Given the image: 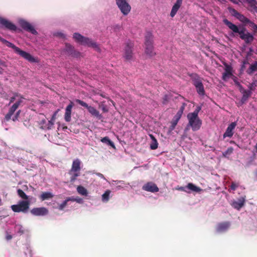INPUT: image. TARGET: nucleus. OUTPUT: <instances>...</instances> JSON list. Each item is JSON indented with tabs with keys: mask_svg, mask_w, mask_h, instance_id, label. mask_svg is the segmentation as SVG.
<instances>
[{
	"mask_svg": "<svg viewBox=\"0 0 257 257\" xmlns=\"http://www.w3.org/2000/svg\"><path fill=\"white\" fill-rule=\"evenodd\" d=\"M6 46L14 49L15 52L30 62H37V59L34 58L30 53L22 50L20 48L15 46L14 44L8 41Z\"/></svg>",
	"mask_w": 257,
	"mask_h": 257,
	"instance_id": "1",
	"label": "nucleus"
},
{
	"mask_svg": "<svg viewBox=\"0 0 257 257\" xmlns=\"http://www.w3.org/2000/svg\"><path fill=\"white\" fill-rule=\"evenodd\" d=\"M145 52L149 57H152L156 55L153 46V36L150 32H148L145 36Z\"/></svg>",
	"mask_w": 257,
	"mask_h": 257,
	"instance_id": "2",
	"label": "nucleus"
},
{
	"mask_svg": "<svg viewBox=\"0 0 257 257\" xmlns=\"http://www.w3.org/2000/svg\"><path fill=\"white\" fill-rule=\"evenodd\" d=\"M30 201L29 200L20 201L17 204L11 206L12 210L15 212L27 213L29 209Z\"/></svg>",
	"mask_w": 257,
	"mask_h": 257,
	"instance_id": "3",
	"label": "nucleus"
},
{
	"mask_svg": "<svg viewBox=\"0 0 257 257\" xmlns=\"http://www.w3.org/2000/svg\"><path fill=\"white\" fill-rule=\"evenodd\" d=\"M188 123L187 126H191L192 131H197L199 130L202 125V120L198 116H188Z\"/></svg>",
	"mask_w": 257,
	"mask_h": 257,
	"instance_id": "4",
	"label": "nucleus"
},
{
	"mask_svg": "<svg viewBox=\"0 0 257 257\" xmlns=\"http://www.w3.org/2000/svg\"><path fill=\"white\" fill-rule=\"evenodd\" d=\"M222 21L223 24L231 30L233 33L238 34L240 38L241 37L244 36L246 34L244 33L245 31V29L244 28L239 30L237 26L233 24L226 19H224Z\"/></svg>",
	"mask_w": 257,
	"mask_h": 257,
	"instance_id": "5",
	"label": "nucleus"
},
{
	"mask_svg": "<svg viewBox=\"0 0 257 257\" xmlns=\"http://www.w3.org/2000/svg\"><path fill=\"white\" fill-rule=\"evenodd\" d=\"M75 102L82 106L87 108L88 112L92 116H95L98 119L102 118L101 114H100L99 112L94 107L88 105L86 102L80 99H77L75 100Z\"/></svg>",
	"mask_w": 257,
	"mask_h": 257,
	"instance_id": "6",
	"label": "nucleus"
},
{
	"mask_svg": "<svg viewBox=\"0 0 257 257\" xmlns=\"http://www.w3.org/2000/svg\"><path fill=\"white\" fill-rule=\"evenodd\" d=\"M134 47V44L132 41L128 40L125 43V47L124 48L123 57L126 60L130 61L133 59V50Z\"/></svg>",
	"mask_w": 257,
	"mask_h": 257,
	"instance_id": "7",
	"label": "nucleus"
},
{
	"mask_svg": "<svg viewBox=\"0 0 257 257\" xmlns=\"http://www.w3.org/2000/svg\"><path fill=\"white\" fill-rule=\"evenodd\" d=\"M25 98L21 95L19 97L18 100L10 108L8 112L5 117V119L7 121H9L11 119L12 116L14 114V112L18 107L21 105V103L23 102V100Z\"/></svg>",
	"mask_w": 257,
	"mask_h": 257,
	"instance_id": "8",
	"label": "nucleus"
},
{
	"mask_svg": "<svg viewBox=\"0 0 257 257\" xmlns=\"http://www.w3.org/2000/svg\"><path fill=\"white\" fill-rule=\"evenodd\" d=\"M116 4L123 15H127L131 10V7L127 0H115Z\"/></svg>",
	"mask_w": 257,
	"mask_h": 257,
	"instance_id": "9",
	"label": "nucleus"
},
{
	"mask_svg": "<svg viewBox=\"0 0 257 257\" xmlns=\"http://www.w3.org/2000/svg\"><path fill=\"white\" fill-rule=\"evenodd\" d=\"M19 24L25 31L34 35H37L38 34L37 31L29 22L24 20H21L19 21Z\"/></svg>",
	"mask_w": 257,
	"mask_h": 257,
	"instance_id": "10",
	"label": "nucleus"
},
{
	"mask_svg": "<svg viewBox=\"0 0 257 257\" xmlns=\"http://www.w3.org/2000/svg\"><path fill=\"white\" fill-rule=\"evenodd\" d=\"M0 24L10 31H16L17 30V27L15 25L2 17H0Z\"/></svg>",
	"mask_w": 257,
	"mask_h": 257,
	"instance_id": "11",
	"label": "nucleus"
},
{
	"mask_svg": "<svg viewBox=\"0 0 257 257\" xmlns=\"http://www.w3.org/2000/svg\"><path fill=\"white\" fill-rule=\"evenodd\" d=\"M237 125V123L235 121L232 122L231 123H230L225 133L223 135V139H225V138H231L233 134H234V130Z\"/></svg>",
	"mask_w": 257,
	"mask_h": 257,
	"instance_id": "12",
	"label": "nucleus"
},
{
	"mask_svg": "<svg viewBox=\"0 0 257 257\" xmlns=\"http://www.w3.org/2000/svg\"><path fill=\"white\" fill-rule=\"evenodd\" d=\"M65 50L69 55L72 57L78 58L80 56V53L75 50L74 47L69 44H66Z\"/></svg>",
	"mask_w": 257,
	"mask_h": 257,
	"instance_id": "13",
	"label": "nucleus"
},
{
	"mask_svg": "<svg viewBox=\"0 0 257 257\" xmlns=\"http://www.w3.org/2000/svg\"><path fill=\"white\" fill-rule=\"evenodd\" d=\"M31 213L35 216H44L48 213V210L44 207L34 208Z\"/></svg>",
	"mask_w": 257,
	"mask_h": 257,
	"instance_id": "14",
	"label": "nucleus"
},
{
	"mask_svg": "<svg viewBox=\"0 0 257 257\" xmlns=\"http://www.w3.org/2000/svg\"><path fill=\"white\" fill-rule=\"evenodd\" d=\"M142 189L145 191L153 193H155L159 191L158 187L155 183L153 182H148L146 183L143 186Z\"/></svg>",
	"mask_w": 257,
	"mask_h": 257,
	"instance_id": "15",
	"label": "nucleus"
},
{
	"mask_svg": "<svg viewBox=\"0 0 257 257\" xmlns=\"http://www.w3.org/2000/svg\"><path fill=\"white\" fill-rule=\"evenodd\" d=\"M81 44L92 47L97 51L99 50L97 44L95 42L92 41L90 39L87 37H83Z\"/></svg>",
	"mask_w": 257,
	"mask_h": 257,
	"instance_id": "16",
	"label": "nucleus"
},
{
	"mask_svg": "<svg viewBox=\"0 0 257 257\" xmlns=\"http://www.w3.org/2000/svg\"><path fill=\"white\" fill-rule=\"evenodd\" d=\"M81 161L79 159H76L73 161L71 169L69 171V174H72L73 172H80Z\"/></svg>",
	"mask_w": 257,
	"mask_h": 257,
	"instance_id": "17",
	"label": "nucleus"
},
{
	"mask_svg": "<svg viewBox=\"0 0 257 257\" xmlns=\"http://www.w3.org/2000/svg\"><path fill=\"white\" fill-rule=\"evenodd\" d=\"M229 222L226 221L219 223L216 226V231L218 232H221L226 231L230 227Z\"/></svg>",
	"mask_w": 257,
	"mask_h": 257,
	"instance_id": "18",
	"label": "nucleus"
},
{
	"mask_svg": "<svg viewBox=\"0 0 257 257\" xmlns=\"http://www.w3.org/2000/svg\"><path fill=\"white\" fill-rule=\"evenodd\" d=\"M73 105V102L70 101V103L67 106L66 108L64 118L65 121L67 122H69L71 120V111Z\"/></svg>",
	"mask_w": 257,
	"mask_h": 257,
	"instance_id": "19",
	"label": "nucleus"
},
{
	"mask_svg": "<svg viewBox=\"0 0 257 257\" xmlns=\"http://www.w3.org/2000/svg\"><path fill=\"white\" fill-rule=\"evenodd\" d=\"M224 65L225 66V71L222 74V79L223 80H226L227 78L232 75V68L230 65L227 63H224Z\"/></svg>",
	"mask_w": 257,
	"mask_h": 257,
	"instance_id": "20",
	"label": "nucleus"
},
{
	"mask_svg": "<svg viewBox=\"0 0 257 257\" xmlns=\"http://www.w3.org/2000/svg\"><path fill=\"white\" fill-rule=\"evenodd\" d=\"M182 1L183 0H177L176 2L173 6L170 13V16L172 18H173L176 14L177 11H178V10L179 9L182 5Z\"/></svg>",
	"mask_w": 257,
	"mask_h": 257,
	"instance_id": "21",
	"label": "nucleus"
},
{
	"mask_svg": "<svg viewBox=\"0 0 257 257\" xmlns=\"http://www.w3.org/2000/svg\"><path fill=\"white\" fill-rule=\"evenodd\" d=\"M189 76L195 87L198 86L200 83H202V79L197 74L192 73L190 74Z\"/></svg>",
	"mask_w": 257,
	"mask_h": 257,
	"instance_id": "22",
	"label": "nucleus"
},
{
	"mask_svg": "<svg viewBox=\"0 0 257 257\" xmlns=\"http://www.w3.org/2000/svg\"><path fill=\"white\" fill-rule=\"evenodd\" d=\"M69 201H72V202L76 201L77 202H79L78 200L74 198L73 197H67L61 204H60L59 205V206H58L59 210H63L64 209V208L67 206V205L68 204V202Z\"/></svg>",
	"mask_w": 257,
	"mask_h": 257,
	"instance_id": "23",
	"label": "nucleus"
},
{
	"mask_svg": "<svg viewBox=\"0 0 257 257\" xmlns=\"http://www.w3.org/2000/svg\"><path fill=\"white\" fill-rule=\"evenodd\" d=\"M245 202V199L243 197L239 198L238 201H235L232 202V206L233 208L239 210L242 208Z\"/></svg>",
	"mask_w": 257,
	"mask_h": 257,
	"instance_id": "24",
	"label": "nucleus"
},
{
	"mask_svg": "<svg viewBox=\"0 0 257 257\" xmlns=\"http://www.w3.org/2000/svg\"><path fill=\"white\" fill-rule=\"evenodd\" d=\"M241 92L242 93V96L241 98L240 102L241 104H243L247 101L248 97L251 95V91L250 90L243 89Z\"/></svg>",
	"mask_w": 257,
	"mask_h": 257,
	"instance_id": "25",
	"label": "nucleus"
},
{
	"mask_svg": "<svg viewBox=\"0 0 257 257\" xmlns=\"http://www.w3.org/2000/svg\"><path fill=\"white\" fill-rule=\"evenodd\" d=\"M257 71V61L251 64L246 70V73L249 75H252L255 72Z\"/></svg>",
	"mask_w": 257,
	"mask_h": 257,
	"instance_id": "26",
	"label": "nucleus"
},
{
	"mask_svg": "<svg viewBox=\"0 0 257 257\" xmlns=\"http://www.w3.org/2000/svg\"><path fill=\"white\" fill-rule=\"evenodd\" d=\"M241 39L244 40L246 44H250L253 41L254 37L250 33L247 32L244 36L241 37Z\"/></svg>",
	"mask_w": 257,
	"mask_h": 257,
	"instance_id": "27",
	"label": "nucleus"
},
{
	"mask_svg": "<svg viewBox=\"0 0 257 257\" xmlns=\"http://www.w3.org/2000/svg\"><path fill=\"white\" fill-rule=\"evenodd\" d=\"M54 197V195L49 192H42L40 196V199L42 201H44L47 199L52 198Z\"/></svg>",
	"mask_w": 257,
	"mask_h": 257,
	"instance_id": "28",
	"label": "nucleus"
},
{
	"mask_svg": "<svg viewBox=\"0 0 257 257\" xmlns=\"http://www.w3.org/2000/svg\"><path fill=\"white\" fill-rule=\"evenodd\" d=\"M197 92L199 95L204 96L205 94L203 83H200L198 86H195Z\"/></svg>",
	"mask_w": 257,
	"mask_h": 257,
	"instance_id": "29",
	"label": "nucleus"
},
{
	"mask_svg": "<svg viewBox=\"0 0 257 257\" xmlns=\"http://www.w3.org/2000/svg\"><path fill=\"white\" fill-rule=\"evenodd\" d=\"M236 18L244 25H246L247 22H250V20L248 18L240 13Z\"/></svg>",
	"mask_w": 257,
	"mask_h": 257,
	"instance_id": "30",
	"label": "nucleus"
},
{
	"mask_svg": "<svg viewBox=\"0 0 257 257\" xmlns=\"http://www.w3.org/2000/svg\"><path fill=\"white\" fill-rule=\"evenodd\" d=\"M150 137L152 140V143L150 145V148L152 150H156L157 149L158 146L157 141L153 135H150Z\"/></svg>",
	"mask_w": 257,
	"mask_h": 257,
	"instance_id": "31",
	"label": "nucleus"
},
{
	"mask_svg": "<svg viewBox=\"0 0 257 257\" xmlns=\"http://www.w3.org/2000/svg\"><path fill=\"white\" fill-rule=\"evenodd\" d=\"M187 187L189 189L196 192H199L202 190V189L200 187L195 186L192 183H188L187 186Z\"/></svg>",
	"mask_w": 257,
	"mask_h": 257,
	"instance_id": "32",
	"label": "nucleus"
},
{
	"mask_svg": "<svg viewBox=\"0 0 257 257\" xmlns=\"http://www.w3.org/2000/svg\"><path fill=\"white\" fill-rule=\"evenodd\" d=\"M101 142L111 146L113 148H115L114 143L109 139L108 137H105L101 139Z\"/></svg>",
	"mask_w": 257,
	"mask_h": 257,
	"instance_id": "33",
	"label": "nucleus"
},
{
	"mask_svg": "<svg viewBox=\"0 0 257 257\" xmlns=\"http://www.w3.org/2000/svg\"><path fill=\"white\" fill-rule=\"evenodd\" d=\"M78 193L82 195L87 196L88 192L86 189L82 186H78L77 188Z\"/></svg>",
	"mask_w": 257,
	"mask_h": 257,
	"instance_id": "34",
	"label": "nucleus"
},
{
	"mask_svg": "<svg viewBox=\"0 0 257 257\" xmlns=\"http://www.w3.org/2000/svg\"><path fill=\"white\" fill-rule=\"evenodd\" d=\"M179 120V119L174 117V118H173L171 122V124L169 128L170 132L173 131L175 129Z\"/></svg>",
	"mask_w": 257,
	"mask_h": 257,
	"instance_id": "35",
	"label": "nucleus"
},
{
	"mask_svg": "<svg viewBox=\"0 0 257 257\" xmlns=\"http://www.w3.org/2000/svg\"><path fill=\"white\" fill-rule=\"evenodd\" d=\"M71 175L70 177V181L71 183H74L77 179V177L79 176L80 175V172H73L72 174H70Z\"/></svg>",
	"mask_w": 257,
	"mask_h": 257,
	"instance_id": "36",
	"label": "nucleus"
},
{
	"mask_svg": "<svg viewBox=\"0 0 257 257\" xmlns=\"http://www.w3.org/2000/svg\"><path fill=\"white\" fill-rule=\"evenodd\" d=\"M83 37H84L83 36L77 33H75L73 34V38L76 41L80 44L83 40Z\"/></svg>",
	"mask_w": 257,
	"mask_h": 257,
	"instance_id": "37",
	"label": "nucleus"
},
{
	"mask_svg": "<svg viewBox=\"0 0 257 257\" xmlns=\"http://www.w3.org/2000/svg\"><path fill=\"white\" fill-rule=\"evenodd\" d=\"M98 107L101 109L103 112H107L108 111V108L105 103V101H101L98 104Z\"/></svg>",
	"mask_w": 257,
	"mask_h": 257,
	"instance_id": "38",
	"label": "nucleus"
},
{
	"mask_svg": "<svg viewBox=\"0 0 257 257\" xmlns=\"http://www.w3.org/2000/svg\"><path fill=\"white\" fill-rule=\"evenodd\" d=\"M17 193H18V195H19V196L20 197H21V198L25 199V200H27L28 199V196L26 194V193L22 189H18L17 190Z\"/></svg>",
	"mask_w": 257,
	"mask_h": 257,
	"instance_id": "39",
	"label": "nucleus"
},
{
	"mask_svg": "<svg viewBox=\"0 0 257 257\" xmlns=\"http://www.w3.org/2000/svg\"><path fill=\"white\" fill-rule=\"evenodd\" d=\"M110 193V190H106L104 193L102 195V200L103 202H107L109 198V195Z\"/></svg>",
	"mask_w": 257,
	"mask_h": 257,
	"instance_id": "40",
	"label": "nucleus"
},
{
	"mask_svg": "<svg viewBox=\"0 0 257 257\" xmlns=\"http://www.w3.org/2000/svg\"><path fill=\"white\" fill-rule=\"evenodd\" d=\"M228 10L229 12L230 13L232 16L235 17V18L238 16V14L239 13L236 10L234 9L231 8V7H228Z\"/></svg>",
	"mask_w": 257,
	"mask_h": 257,
	"instance_id": "41",
	"label": "nucleus"
},
{
	"mask_svg": "<svg viewBox=\"0 0 257 257\" xmlns=\"http://www.w3.org/2000/svg\"><path fill=\"white\" fill-rule=\"evenodd\" d=\"M201 110V107L200 106H197L195 110L193 112H191V113H189L187 115L188 116H198V113L200 111V110Z\"/></svg>",
	"mask_w": 257,
	"mask_h": 257,
	"instance_id": "42",
	"label": "nucleus"
},
{
	"mask_svg": "<svg viewBox=\"0 0 257 257\" xmlns=\"http://www.w3.org/2000/svg\"><path fill=\"white\" fill-rule=\"evenodd\" d=\"M54 121L55 120H52V119L51 118V119L48 121V123L45 126H44V127L48 130L51 129L54 124Z\"/></svg>",
	"mask_w": 257,
	"mask_h": 257,
	"instance_id": "43",
	"label": "nucleus"
},
{
	"mask_svg": "<svg viewBox=\"0 0 257 257\" xmlns=\"http://www.w3.org/2000/svg\"><path fill=\"white\" fill-rule=\"evenodd\" d=\"M21 95L18 93H14V96L12 97H11L10 99V102H9V104H10L11 103L14 102V101L16 100V97H19Z\"/></svg>",
	"mask_w": 257,
	"mask_h": 257,
	"instance_id": "44",
	"label": "nucleus"
},
{
	"mask_svg": "<svg viewBox=\"0 0 257 257\" xmlns=\"http://www.w3.org/2000/svg\"><path fill=\"white\" fill-rule=\"evenodd\" d=\"M233 149L232 147L228 148L227 150L223 153V156L225 157L227 155H230L232 153Z\"/></svg>",
	"mask_w": 257,
	"mask_h": 257,
	"instance_id": "45",
	"label": "nucleus"
},
{
	"mask_svg": "<svg viewBox=\"0 0 257 257\" xmlns=\"http://www.w3.org/2000/svg\"><path fill=\"white\" fill-rule=\"evenodd\" d=\"M247 24H249L250 27L253 29L254 32H256L257 31V25L251 21H250V22H247Z\"/></svg>",
	"mask_w": 257,
	"mask_h": 257,
	"instance_id": "46",
	"label": "nucleus"
},
{
	"mask_svg": "<svg viewBox=\"0 0 257 257\" xmlns=\"http://www.w3.org/2000/svg\"><path fill=\"white\" fill-rule=\"evenodd\" d=\"M21 110H18L16 113L15 114V116L13 117V120L14 121H16L17 120H18V118L19 117V116H20V113H21Z\"/></svg>",
	"mask_w": 257,
	"mask_h": 257,
	"instance_id": "47",
	"label": "nucleus"
},
{
	"mask_svg": "<svg viewBox=\"0 0 257 257\" xmlns=\"http://www.w3.org/2000/svg\"><path fill=\"white\" fill-rule=\"evenodd\" d=\"M238 184H236L234 182H232L231 184V185H230V188L232 190H235L236 189V188L238 187Z\"/></svg>",
	"mask_w": 257,
	"mask_h": 257,
	"instance_id": "48",
	"label": "nucleus"
},
{
	"mask_svg": "<svg viewBox=\"0 0 257 257\" xmlns=\"http://www.w3.org/2000/svg\"><path fill=\"white\" fill-rule=\"evenodd\" d=\"M183 113V112L179 110L176 114L174 116V117L180 119L182 116Z\"/></svg>",
	"mask_w": 257,
	"mask_h": 257,
	"instance_id": "49",
	"label": "nucleus"
},
{
	"mask_svg": "<svg viewBox=\"0 0 257 257\" xmlns=\"http://www.w3.org/2000/svg\"><path fill=\"white\" fill-rule=\"evenodd\" d=\"M250 6H254L255 4V0H245Z\"/></svg>",
	"mask_w": 257,
	"mask_h": 257,
	"instance_id": "50",
	"label": "nucleus"
},
{
	"mask_svg": "<svg viewBox=\"0 0 257 257\" xmlns=\"http://www.w3.org/2000/svg\"><path fill=\"white\" fill-rule=\"evenodd\" d=\"M59 110V109H57L56 111H55L54 112V113L52 115V117H51V119H52V120H55L56 118V115H57Z\"/></svg>",
	"mask_w": 257,
	"mask_h": 257,
	"instance_id": "51",
	"label": "nucleus"
},
{
	"mask_svg": "<svg viewBox=\"0 0 257 257\" xmlns=\"http://www.w3.org/2000/svg\"><path fill=\"white\" fill-rule=\"evenodd\" d=\"M186 105V104L185 103H183L181 106L180 107V108L179 109V110L183 112Z\"/></svg>",
	"mask_w": 257,
	"mask_h": 257,
	"instance_id": "52",
	"label": "nucleus"
},
{
	"mask_svg": "<svg viewBox=\"0 0 257 257\" xmlns=\"http://www.w3.org/2000/svg\"><path fill=\"white\" fill-rule=\"evenodd\" d=\"M249 90L250 91L251 90H254V89H255V85L253 83H251L249 85Z\"/></svg>",
	"mask_w": 257,
	"mask_h": 257,
	"instance_id": "53",
	"label": "nucleus"
},
{
	"mask_svg": "<svg viewBox=\"0 0 257 257\" xmlns=\"http://www.w3.org/2000/svg\"><path fill=\"white\" fill-rule=\"evenodd\" d=\"M0 41L4 44H6V43H7L8 41L2 38L1 36H0Z\"/></svg>",
	"mask_w": 257,
	"mask_h": 257,
	"instance_id": "54",
	"label": "nucleus"
},
{
	"mask_svg": "<svg viewBox=\"0 0 257 257\" xmlns=\"http://www.w3.org/2000/svg\"><path fill=\"white\" fill-rule=\"evenodd\" d=\"M0 65L3 66H4V67H6L7 66L5 61L2 60L1 59H0Z\"/></svg>",
	"mask_w": 257,
	"mask_h": 257,
	"instance_id": "55",
	"label": "nucleus"
},
{
	"mask_svg": "<svg viewBox=\"0 0 257 257\" xmlns=\"http://www.w3.org/2000/svg\"><path fill=\"white\" fill-rule=\"evenodd\" d=\"M234 82H235V84L238 86L239 87H240L241 88H242V86L240 85V84L239 83V82H238L237 81H236V80H234Z\"/></svg>",
	"mask_w": 257,
	"mask_h": 257,
	"instance_id": "56",
	"label": "nucleus"
},
{
	"mask_svg": "<svg viewBox=\"0 0 257 257\" xmlns=\"http://www.w3.org/2000/svg\"><path fill=\"white\" fill-rule=\"evenodd\" d=\"M6 238L7 240H9L12 238V236L10 234H8L6 236Z\"/></svg>",
	"mask_w": 257,
	"mask_h": 257,
	"instance_id": "57",
	"label": "nucleus"
},
{
	"mask_svg": "<svg viewBox=\"0 0 257 257\" xmlns=\"http://www.w3.org/2000/svg\"><path fill=\"white\" fill-rule=\"evenodd\" d=\"M229 1L235 4H238L239 2V0H229Z\"/></svg>",
	"mask_w": 257,
	"mask_h": 257,
	"instance_id": "58",
	"label": "nucleus"
},
{
	"mask_svg": "<svg viewBox=\"0 0 257 257\" xmlns=\"http://www.w3.org/2000/svg\"><path fill=\"white\" fill-rule=\"evenodd\" d=\"M230 143L231 144H234L236 145L238 148H240L239 146L237 144H236V143L234 141H230Z\"/></svg>",
	"mask_w": 257,
	"mask_h": 257,
	"instance_id": "59",
	"label": "nucleus"
},
{
	"mask_svg": "<svg viewBox=\"0 0 257 257\" xmlns=\"http://www.w3.org/2000/svg\"><path fill=\"white\" fill-rule=\"evenodd\" d=\"M97 175L98 176H99V177H100L102 178H104V176H103L102 174H101V173H97Z\"/></svg>",
	"mask_w": 257,
	"mask_h": 257,
	"instance_id": "60",
	"label": "nucleus"
},
{
	"mask_svg": "<svg viewBox=\"0 0 257 257\" xmlns=\"http://www.w3.org/2000/svg\"><path fill=\"white\" fill-rule=\"evenodd\" d=\"M179 190H180V191H185V189H184V188L183 187H180L179 189H178Z\"/></svg>",
	"mask_w": 257,
	"mask_h": 257,
	"instance_id": "61",
	"label": "nucleus"
},
{
	"mask_svg": "<svg viewBox=\"0 0 257 257\" xmlns=\"http://www.w3.org/2000/svg\"><path fill=\"white\" fill-rule=\"evenodd\" d=\"M46 122V120L45 119H43L41 121V123L42 124H44Z\"/></svg>",
	"mask_w": 257,
	"mask_h": 257,
	"instance_id": "62",
	"label": "nucleus"
},
{
	"mask_svg": "<svg viewBox=\"0 0 257 257\" xmlns=\"http://www.w3.org/2000/svg\"><path fill=\"white\" fill-rule=\"evenodd\" d=\"M100 96H101L102 97H104V98H107L104 95H103V94H100Z\"/></svg>",
	"mask_w": 257,
	"mask_h": 257,
	"instance_id": "63",
	"label": "nucleus"
},
{
	"mask_svg": "<svg viewBox=\"0 0 257 257\" xmlns=\"http://www.w3.org/2000/svg\"><path fill=\"white\" fill-rule=\"evenodd\" d=\"M218 1L219 2H225V0H218Z\"/></svg>",
	"mask_w": 257,
	"mask_h": 257,
	"instance_id": "64",
	"label": "nucleus"
}]
</instances>
